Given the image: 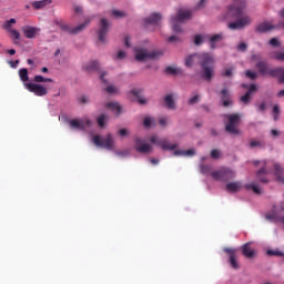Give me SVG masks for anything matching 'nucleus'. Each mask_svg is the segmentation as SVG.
<instances>
[{
  "mask_svg": "<svg viewBox=\"0 0 284 284\" xmlns=\"http://www.w3.org/2000/svg\"><path fill=\"white\" fill-rule=\"evenodd\" d=\"M195 61H200V65L202 68V78L205 81H212L214 79V55L204 52L200 54H192L186 58L185 65L186 68H192Z\"/></svg>",
  "mask_w": 284,
  "mask_h": 284,
  "instance_id": "obj_1",
  "label": "nucleus"
},
{
  "mask_svg": "<svg viewBox=\"0 0 284 284\" xmlns=\"http://www.w3.org/2000/svg\"><path fill=\"white\" fill-rule=\"evenodd\" d=\"M192 19V12L185 8H180L176 11V16L171 17V27L173 32H183L181 24Z\"/></svg>",
  "mask_w": 284,
  "mask_h": 284,
  "instance_id": "obj_2",
  "label": "nucleus"
},
{
  "mask_svg": "<svg viewBox=\"0 0 284 284\" xmlns=\"http://www.w3.org/2000/svg\"><path fill=\"white\" fill-rule=\"evenodd\" d=\"M133 54H134L135 61L143 63L145 61L161 59V57H163V51H159V50L148 51V49L143 47H135L133 49Z\"/></svg>",
  "mask_w": 284,
  "mask_h": 284,
  "instance_id": "obj_3",
  "label": "nucleus"
},
{
  "mask_svg": "<svg viewBox=\"0 0 284 284\" xmlns=\"http://www.w3.org/2000/svg\"><path fill=\"white\" fill-rule=\"evenodd\" d=\"M225 131L229 134H241V130H239V125H241V115L237 113L225 114L224 115Z\"/></svg>",
  "mask_w": 284,
  "mask_h": 284,
  "instance_id": "obj_4",
  "label": "nucleus"
},
{
  "mask_svg": "<svg viewBox=\"0 0 284 284\" xmlns=\"http://www.w3.org/2000/svg\"><path fill=\"white\" fill-rule=\"evenodd\" d=\"M94 145L98 148H104L105 150H114L116 142H114V138L112 134H108L105 138H101L99 135L93 136Z\"/></svg>",
  "mask_w": 284,
  "mask_h": 284,
  "instance_id": "obj_5",
  "label": "nucleus"
},
{
  "mask_svg": "<svg viewBox=\"0 0 284 284\" xmlns=\"http://www.w3.org/2000/svg\"><path fill=\"white\" fill-rule=\"evenodd\" d=\"M245 0H234L233 6L230 7L229 12L225 16V21H230V19H234V17H239L241 12H243L245 8Z\"/></svg>",
  "mask_w": 284,
  "mask_h": 284,
  "instance_id": "obj_6",
  "label": "nucleus"
},
{
  "mask_svg": "<svg viewBox=\"0 0 284 284\" xmlns=\"http://www.w3.org/2000/svg\"><path fill=\"white\" fill-rule=\"evenodd\" d=\"M211 176L215 181H230L231 179H234L236 174L231 169H222L220 171H215L211 174Z\"/></svg>",
  "mask_w": 284,
  "mask_h": 284,
  "instance_id": "obj_7",
  "label": "nucleus"
},
{
  "mask_svg": "<svg viewBox=\"0 0 284 284\" xmlns=\"http://www.w3.org/2000/svg\"><path fill=\"white\" fill-rule=\"evenodd\" d=\"M151 143H153L154 145H159V148H161V150H176L179 148V144L174 143L171 144L168 139H159V136L156 135H152L151 136Z\"/></svg>",
  "mask_w": 284,
  "mask_h": 284,
  "instance_id": "obj_8",
  "label": "nucleus"
},
{
  "mask_svg": "<svg viewBox=\"0 0 284 284\" xmlns=\"http://www.w3.org/2000/svg\"><path fill=\"white\" fill-rule=\"evenodd\" d=\"M26 90L29 92H32L36 94V97H45L48 94V89L43 84H37V83H24Z\"/></svg>",
  "mask_w": 284,
  "mask_h": 284,
  "instance_id": "obj_9",
  "label": "nucleus"
},
{
  "mask_svg": "<svg viewBox=\"0 0 284 284\" xmlns=\"http://www.w3.org/2000/svg\"><path fill=\"white\" fill-rule=\"evenodd\" d=\"M256 69L262 77H276V69L270 68L265 61H258L256 63Z\"/></svg>",
  "mask_w": 284,
  "mask_h": 284,
  "instance_id": "obj_10",
  "label": "nucleus"
},
{
  "mask_svg": "<svg viewBox=\"0 0 284 284\" xmlns=\"http://www.w3.org/2000/svg\"><path fill=\"white\" fill-rule=\"evenodd\" d=\"M135 150L141 154H150L152 152V144L145 142V140L135 139Z\"/></svg>",
  "mask_w": 284,
  "mask_h": 284,
  "instance_id": "obj_11",
  "label": "nucleus"
},
{
  "mask_svg": "<svg viewBox=\"0 0 284 284\" xmlns=\"http://www.w3.org/2000/svg\"><path fill=\"white\" fill-rule=\"evenodd\" d=\"M250 23H252V18L245 16L236 22L229 23V28L230 30H241V28H245V26H250Z\"/></svg>",
  "mask_w": 284,
  "mask_h": 284,
  "instance_id": "obj_12",
  "label": "nucleus"
},
{
  "mask_svg": "<svg viewBox=\"0 0 284 284\" xmlns=\"http://www.w3.org/2000/svg\"><path fill=\"white\" fill-rule=\"evenodd\" d=\"M110 28V23L105 18L101 19L100 29L98 31L99 40L103 43L105 41V34H108V29Z\"/></svg>",
  "mask_w": 284,
  "mask_h": 284,
  "instance_id": "obj_13",
  "label": "nucleus"
},
{
  "mask_svg": "<svg viewBox=\"0 0 284 284\" xmlns=\"http://www.w3.org/2000/svg\"><path fill=\"white\" fill-rule=\"evenodd\" d=\"M163 16L161 13H152L149 18L144 19V26H159Z\"/></svg>",
  "mask_w": 284,
  "mask_h": 284,
  "instance_id": "obj_14",
  "label": "nucleus"
},
{
  "mask_svg": "<svg viewBox=\"0 0 284 284\" xmlns=\"http://www.w3.org/2000/svg\"><path fill=\"white\" fill-rule=\"evenodd\" d=\"M22 32L26 39H34V37H37V32H39V28L27 26L22 28Z\"/></svg>",
  "mask_w": 284,
  "mask_h": 284,
  "instance_id": "obj_15",
  "label": "nucleus"
},
{
  "mask_svg": "<svg viewBox=\"0 0 284 284\" xmlns=\"http://www.w3.org/2000/svg\"><path fill=\"white\" fill-rule=\"evenodd\" d=\"M89 125H92V122L90 120H81V119H73L72 120V128L75 130H85Z\"/></svg>",
  "mask_w": 284,
  "mask_h": 284,
  "instance_id": "obj_16",
  "label": "nucleus"
},
{
  "mask_svg": "<svg viewBox=\"0 0 284 284\" xmlns=\"http://www.w3.org/2000/svg\"><path fill=\"white\" fill-rule=\"evenodd\" d=\"M222 94V105L224 108H230V105H233L234 101H232V98L230 97V91L227 89H223L221 91Z\"/></svg>",
  "mask_w": 284,
  "mask_h": 284,
  "instance_id": "obj_17",
  "label": "nucleus"
},
{
  "mask_svg": "<svg viewBox=\"0 0 284 284\" xmlns=\"http://www.w3.org/2000/svg\"><path fill=\"white\" fill-rule=\"evenodd\" d=\"M250 243H246L242 246V254L246 257V258H254V256H256V251L253 250L252 247H250Z\"/></svg>",
  "mask_w": 284,
  "mask_h": 284,
  "instance_id": "obj_18",
  "label": "nucleus"
},
{
  "mask_svg": "<svg viewBox=\"0 0 284 284\" xmlns=\"http://www.w3.org/2000/svg\"><path fill=\"white\" fill-rule=\"evenodd\" d=\"M256 84H251L248 91L243 97H241L242 103H245V105H247V103H250V100L252 99V93L256 92Z\"/></svg>",
  "mask_w": 284,
  "mask_h": 284,
  "instance_id": "obj_19",
  "label": "nucleus"
},
{
  "mask_svg": "<svg viewBox=\"0 0 284 284\" xmlns=\"http://www.w3.org/2000/svg\"><path fill=\"white\" fill-rule=\"evenodd\" d=\"M50 3H52V0H40L33 1L31 6L34 10H43V8H47V6H50Z\"/></svg>",
  "mask_w": 284,
  "mask_h": 284,
  "instance_id": "obj_20",
  "label": "nucleus"
},
{
  "mask_svg": "<svg viewBox=\"0 0 284 284\" xmlns=\"http://www.w3.org/2000/svg\"><path fill=\"white\" fill-rule=\"evenodd\" d=\"M85 72H97L99 70V62L97 61H90L88 64L84 65Z\"/></svg>",
  "mask_w": 284,
  "mask_h": 284,
  "instance_id": "obj_21",
  "label": "nucleus"
},
{
  "mask_svg": "<svg viewBox=\"0 0 284 284\" xmlns=\"http://www.w3.org/2000/svg\"><path fill=\"white\" fill-rule=\"evenodd\" d=\"M106 108L109 110H111L112 112H114L115 114H121V105H119V103L116 102H109L106 103Z\"/></svg>",
  "mask_w": 284,
  "mask_h": 284,
  "instance_id": "obj_22",
  "label": "nucleus"
},
{
  "mask_svg": "<svg viewBox=\"0 0 284 284\" xmlns=\"http://www.w3.org/2000/svg\"><path fill=\"white\" fill-rule=\"evenodd\" d=\"M270 30H274V26H272L270 22H264L257 26V32H270Z\"/></svg>",
  "mask_w": 284,
  "mask_h": 284,
  "instance_id": "obj_23",
  "label": "nucleus"
},
{
  "mask_svg": "<svg viewBox=\"0 0 284 284\" xmlns=\"http://www.w3.org/2000/svg\"><path fill=\"white\" fill-rule=\"evenodd\" d=\"M55 26H59L60 30L63 32H70V26L65 24V22L59 18L54 20Z\"/></svg>",
  "mask_w": 284,
  "mask_h": 284,
  "instance_id": "obj_24",
  "label": "nucleus"
},
{
  "mask_svg": "<svg viewBox=\"0 0 284 284\" xmlns=\"http://www.w3.org/2000/svg\"><path fill=\"white\" fill-rule=\"evenodd\" d=\"M226 190L229 192H239L241 190V183L240 182H232L226 184Z\"/></svg>",
  "mask_w": 284,
  "mask_h": 284,
  "instance_id": "obj_25",
  "label": "nucleus"
},
{
  "mask_svg": "<svg viewBox=\"0 0 284 284\" xmlns=\"http://www.w3.org/2000/svg\"><path fill=\"white\" fill-rule=\"evenodd\" d=\"M33 81L36 83H53L54 80H52V78H43V75H36L33 78Z\"/></svg>",
  "mask_w": 284,
  "mask_h": 284,
  "instance_id": "obj_26",
  "label": "nucleus"
},
{
  "mask_svg": "<svg viewBox=\"0 0 284 284\" xmlns=\"http://www.w3.org/2000/svg\"><path fill=\"white\" fill-rule=\"evenodd\" d=\"M221 39H223V34H221V33L215 34L210 39L212 50H214L216 48V43H219V41H221Z\"/></svg>",
  "mask_w": 284,
  "mask_h": 284,
  "instance_id": "obj_27",
  "label": "nucleus"
},
{
  "mask_svg": "<svg viewBox=\"0 0 284 284\" xmlns=\"http://www.w3.org/2000/svg\"><path fill=\"white\" fill-rule=\"evenodd\" d=\"M229 263L233 270H239V260L236 258V254L230 255Z\"/></svg>",
  "mask_w": 284,
  "mask_h": 284,
  "instance_id": "obj_28",
  "label": "nucleus"
},
{
  "mask_svg": "<svg viewBox=\"0 0 284 284\" xmlns=\"http://www.w3.org/2000/svg\"><path fill=\"white\" fill-rule=\"evenodd\" d=\"M59 121H61V123H63L64 125H69V128H72V119H70L67 114L60 115Z\"/></svg>",
  "mask_w": 284,
  "mask_h": 284,
  "instance_id": "obj_29",
  "label": "nucleus"
},
{
  "mask_svg": "<svg viewBox=\"0 0 284 284\" xmlns=\"http://www.w3.org/2000/svg\"><path fill=\"white\" fill-rule=\"evenodd\" d=\"M19 78L21 81H30V77L28 75V69H20L19 70Z\"/></svg>",
  "mask_w": 284,
  "mask_h": 284,
  "instance_id": "obj_30",
  "label": "nucleus"
},
{
  "mask_svg": "<svg viewBox=\"0 0 284 284\" xmlns=\"http://www.w3.org/2000/svg\"><path fill=\"white\" fill-rule=\"evenodd\" d=\"M164 101H165L166 108H169V110H174L175 104H174V99L172 98V95H166L164 98Z\"/></svg>",
  "mask_w": 284,
  "mask_h": 284,
  "instance_id": "obj_31",
  "label": "nucleus"
},
{
  "mask_svg": "<svg viewBox=\"0 0 284 284\" xmlns=\"http://www.w3.org/2000/svg\"><path fill=\"white\" fill-rule=\"evenodd\" d=\"M90 24V20H87L82 24L78 26L77 28L73 29L72 33L73 34H79L82 30H85V28Z\"/></svg>",
  "mask_w": 284,
  "mask_h": 284,
  "instance_id": "obj_32",
  "label": "nucleus"
},
{
  "mask_svg": "<svg viewBox=\"0 0 284 284\" xmlns=\"http://www.w3.org/2000/svg\"><path fill=\"white\" fill-rule=\"evenodd\" d=\"M108 115L106 114H102L98 118V125L100 128H104L105 126V123H108Z\"/></svg>",
  "mask_w": 284,
  "mask_h": 284,
  "instance_id": "obj_33",
  "label": "nucleus"
},
{
  "mask_svg": "<svg viewBox=\"0 0 284 284\" xmlns=\"http://www.w3.org/2000/svg\"><path fill=\"white\" fill-rule=\"evenodd\" d=\"M246 189L247 190H253V192L255 193V194H262V190H261V186H258L257 184H247L246 185Z\"/></svg>",
  "mask_w": 284,
  "mask_h": 284,
  "instance_id": "obj_34",
  "label": "nucleus"
},
{
  "mask_svg": "<svg viewBox=\"0 0 284 284\" xmlns=\"http://www.w3.org/2000/svg\"><path fill=\"white\" fill-rule=\"evenodd\" d=\"M112 14L113 17H115V19H123V17H128V14L125 13V11H121V10H112Z\"/></svg>",
  "mask_w": 284,
  "mask_h": 284,
  "instance_id": "obj_35",
  "label": "nucleus"
},
{
  "mask_svg": "<svg viewBox=\"0 0 284 284\" xmlns=\"http://www.w3.org/2000/svg\"><path fill=\"white\" fill-rule=\"evenodd\" d=\"M275 77H280V83H284V69H275Z\"/></svg>",
  "mask_w": 284,
  "mask_h": 284,
  "instance_id": "obj_36",
  "label": "nucleus"
},
{
  "mask_svg": "<svg viewBox=\"0 0 284 284\" xmlns=\"http://www.w3.org/2000/svg\"><path fill=\"white\" fill-rule=\"evenodd\" d=\"M105 92H108V94H119V89L110 84L109 87L105 88Z\"/></svg>",
  "mask_w": 284,
  "mask_h": 284,
  "instance_id": "obj_37",
  "label": "nucleus"
},
{
  "mask_svg": "<svg viewBox=\"0 0 284 284\" xmlns=\"http://www.w3.org/2000/svg\"><path fill=\"white\" fill-rule=\"evenodd\" d=\"M181 73V69L176 67H168L166 68V74H179Z\"/></svg>",
  "mask_w": 284,
  "mask_h": 284,
  "instance_id": "obj_38",
  "label": "nucleus"
},
{
  "mask_svg": "<svg viewBox=\"0 0 284 284\" xmlns=\"http://www.w3.org/2000/svg\"><path fill=\"white\" fill-rule=\"evenodd\" d=\"M205 41V36L196 34L194 37V44L201 45Z\"/></svg>",
  "mask_w": 284,
  "mask_h": 284,
  "instance_id": "obj_39",
  "label": "nucleus"
},
{
  "mask_svg": "<svg viewBox=\"0 0 284 284\" xmlns=\"http://www.w3.org/2000/svg\"><path fill=\"white\" fill-rule=\"evenodd\" d=\"M144 128H152L154 125V119L146 116L143 121Z\"/></svg>",
  "mask_w": 284,
  "mask_h": 284,
  "instance_id": "obj_40",
  "label": "nucleus"
},
{
  "mask_svg": "<svg viewBox=\"0 0 284 284\" xmlns=\"http://www.w3.org/2000/svg\"><path fill=\"white\" fill-rule=\"evenodd\" d=\"M78 102L80 105H85V103H90V98H88V95H81L78 98Z\"/></svg>",
  "mask_w": 284,
  "mask_h": 284,
  "instance_id": "obj_41",
  "label": "nucleus"
},
{
  "mask_svg": "<svg viewBox=\"0 0 284 284\" xmlns=\"http://www.w3.org/2000/svg\"><path fill=\"white\" fill-rule=\"evenodd\" d=\"M9 32H10L12 39H16V40L21 39V33H19V31H17L16 29L10 30Z\"/></svg>",
  "mask_w": 284,
  "mask_h": 284,
  "instance_id": "obj_42",
  "label": "nucleus"
},
{
  "mask_svg": "<svg viewBox=\"0 0 284 284\" xmlns=\"http://www.w3.org/2000/svg\"><path fill=\"white\" fill-rule=\"evenodd\" d=\"M232 72H234V67H231L229 69H225L223 72H222V77H232Z\"/></svg>",
  "mask_w": 284,
  "mask_h": 284,
  "instance_id": "obj_43",
  "label": "nucleus"
},
{
  "mask_svg": "<svg viewBox=\"0 0 284 284\" xmlns=\"http://www.w3.org/2000/svg\"><path fill=\"white\" fill-rule=\"evenodd\" d=\"M268 256H284L283 252L281 251H267Z\"/></svg>",
  "mask_w": 284,
  "mask_h": 284,
  "instance_id": "obj_44",
  "label": "nucleus"
},
{
  "mask_svg": "<svg viewBox=\"0 0 284 284\" xmlns=\"http://www.w3.org/2000/svg\"><path fill=\"white\" fill-rule=\"evenodd\" d=\"M246 77H248V79H256V77H258V74L254 71L247 70L245 72Z\"/></svg>",
  "mask_w": 284,
  "mask_h": 284,
  "instance_id": "obj_45",
  "label": "nucleus"
},
{
  "mask_svg": "<svg viewBox=\"0 0 284 284\" xmlns=\"http://www.w3.org/2000/svg\"><path fill=\"white\" fill-rule=\"evenodd\" d=\"M261 174H265V169H262L257 172V179L258 181H261L262 183H267V180L261 178Z\"/></svg>",
  "mask_w": 284,
  "mask_h": 284,
  "instance_id": "obj_46",
  "label": "nucleus"
},
{
  "mask_svg": "<svg viewBox=\"0 0 284 284\" xmlns=\"http://www.w3.org/2000/svg\"><path fill=\"white\" fill-rule=\"evenodd\" d=\"M270 44L273 45V48H278L281 45V42H278V39L273 38L270 40Z\"/></svg>",
  "mask_w": 284,
  "mask_h": 284,
  "instance_id": "obj_47",
  "label": "nucleus"
},
{
  "mask_svg": "<svg viewBox=\"0 0 284 284\" xmlns=\"http://www.w3.org/2000/svg\"><path fill=\"white\" fill-rule=\"evenodd\" d=\"M119 135L120 136H130V130H128V129H121L120 131H119Z\"/></svg>",
  "mask_w": 284,
  "mask_h": 284,
  "instance_id": "obj_48",
  "label": "nucleus"
},
{
  "mask_svg": "<svg viewBox=\"0 0 284 284\" xmlns=\"http://www.w3.org/2000/svg\"><path fill=\"white\" fill-rule=\"evenodd\" d=\"M211 156H212V159H221V151H219V150H213V151L211 152Z\"/></svg>",
  "mask_w": 284,
  "mask_h": 284,
  "instance_id": "obj_49",
  "label": "nucleus"
},
{
  "mask_svg": "<svg viewBox=\"0 0 284 284\" xmlns=\"http://www.w3.org/2000/svg\"><path fill=\"white\" fill-rule=\"evenodd\" d=\"M274 59H276L277 61H284V52H276L274 54Z\"/></svg>",
  "mask_w": 284,
  "mask_h": 284,
  "instance_id": "obj_50",
  "label": "nucleus"
},
{
  "mask_svg": "<svg viewBox=\"0 0 284 284\" xmlns=\"http://www.w3.org/2000/svg\"><path fill=\"white\" fill-rule=\"evenodd\" d=\"M196 154V151L194 149H189L184 151V156H194Z\"/></svg>",
  "mask_w": 284,
  "mask_h": 284,
  "instance_id": "obj_51",
  "label": "nucleus"
},
{
  "mask_svg": "<svg viewBox=\"0 0 284 284\" xmlns=\"http://www.w3.org/2000/svg\"><path fill=\"white\" fill-rule=\"evenodd\" d=\"M237 50H240V52H245V50H247V43L242 42L239 44Z\"/></svg>",
  "mask_w": 284,
  "mask_h": 284,
  "instance_id": "obj_52",
  "label": "nucleus"
},
{
  "mask_svg": "<svg viewBox=\"0 0 284 284\" xmlns=\"http://www.w3.org/2000/svg\"><path fill=\"white\" fill-rule=\"evenodd\" d=\"M250 148H261V142H258L256 140H252L250 142Z\"/></svg>",
  "mask_w": 284,
  "mask_h": 284,
  "instance_id": "obj_53",
  "label": "nucleus"
},
{
  "mask_svg": "<svg viewBox=\"0 0 284 284\" xmlns=\"http://www.w3.org/2000/svg\"><path fill=\"white\" fill-rule=\"evenodd\" d=\"M190 105H194V103H199V95H195L189 100Z\"/></svg>",
  "mask_w": 284,
  "mask_h": 284,
  "instance_id": "obj_54",
  "label": "nucleus"
},
{
  "mask_svg": "<svg viewBox=\"0 0 284 284\" xmlns=\"http://www.w3.org/2000/svg\"><path fill=\"white\" fill-rule=\"evenodd\" d=\"M4 29L7 32H10V30H14L12 29V23L8 22V20L4 22Z\"/></svg>",
  "mask_w": 284,
  "mask_h": 284,
  "instance_id": "obj_55",
  "label": "nucleus"
},
{
  "mask_svg": "<svg viewBox=\"0 0 284 284\" xmlns=\"http://www.w3.org/2000/svg\"><path fill=\"white\" fill-rule=\"evenodd\" d=\"M174 156H185V151L184 150H178V151H174Z\"/></svg>",
  "mask_w": 284,
  "mask_h": 284,
  "instance_id": "obj_56",
  "label": "nucleus"
},
{
  "mask_svg": "<svg viewBox=\"0 0 284 284\" xmlns=\"http://www.w3.org/2000/svg\"><path fill=\"white\" fill-rule=\"evenodd\" d=\"M125 57H126L125 51H119L116 54V59H125Z\"/></svg>",
  "mask_w": 284,
  "mask_h": 284,
  "instance_id": "obj_57",
  "label": "nucleus"
},
{
  "mask_svg": "<svg viewBox=\"0 0 284 284\" xmlns=\"http://www.w3.org/2000/svg\"><path fill=\"white\" fill-rule=\"evenodd\" d=\"M224 252H226V254H230V256H232V254H236V250L234 248H224Z\"/></svg>",
  "mask_w": 284,
  "mask_h": 284,
  "instance_id": "obj_58",
  "label": "nucleus"
},
{
  "mask_svg": "<svg viewBox=\"0 0 284 284\" xmlns=\"http://www.w3.org/2000/svg\"><path fill=\"white\" fill-rule=\"evenodd\" d=\"M159 123H160V125H162L163 128H165V125H168V120H166L165 118H161V119L159 120Z\"/></svg>",
  "mask_w": 284,
  "mask_h": 284,
  "instance_id": "obj_59",
  "label": "nucleus"
},
{
  "mask_svg": "<svg viewBox=\"0 0 284 284\" xmlns=\"http://www.w3.org/2000/svg\"><path fill=\"white\" fill-rule=\"evenodd\" d=\"M124 44H125V47L126 48H130V36H125V38H124Z\"/></svg>",
  "mask_w": 284,
  "mask_h": 284,
  "instance_id": "obj_60",
  "label": "nucleus"
},
{
  "mask_svg": "<svg viewBox=\"0 0 284 284\" xmlns=\"http://www.w3.org/2000/svg\"><path fill=\"white\" fill-rule=\"evenodd\" d=\"M74 12H77V14H81V12H83V8H81L80 6H75Z\"/></svg>",
  "mask_w": 284,
  "mask_h": 284,
  "instance_id": "obj_61",
  "label": "nucleus"
},
{
  "mask_svg": "<svg viewBox=\"0 0 284 284\" xmlns=\"http://www.w3.org/2000/svg\"><path fill=\"white\" fill-rule=\"evenodd\" d=\"M19 63V60H16V61H10L9 64H10V68H17V64Z\"/></svg>",
  "mask_w": 284,
  "mask_h": 284,
  "instance_id": "obj_62",
  "label": "nucleus"
},
{
  "mask_svg": "<svg viewBox=\"0 0 284 284\" xmlns=\"http://www.w3.org/2000/svg\"><path fill=\"white\" fill-rule=\"evenodd\" d=\"M273 112H274L275 114H280V113H281V109L278 108V105H274Z\"/></svg>",
  "mask_w": 284,
  "mask_h": 284,
  "instance_id": "obj_63",
  "label": "nucleus"
},
{
  "mask_svg": "<svg viewBox=\"0 0 284 284\" xmlns=\"http://www.w3.org/2000/svg\"><path fill=\"white\" fill-rule=\"evenodd\" d=\"M260 112H265V103L258 105Z\"/></svg>",
  "mask_w": 284,
  "mask_h": 284,
  "instance_id": "obj_64",
  "label": "nucleus"
}]
</instances>
